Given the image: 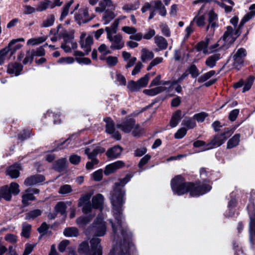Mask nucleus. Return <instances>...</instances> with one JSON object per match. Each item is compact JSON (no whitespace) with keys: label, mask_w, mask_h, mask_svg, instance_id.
Wrapping results in <instances>:
<instances>
[{"label":"nucleus","mask_w":255,"mask_h":255,"mask_svg":"<svg viewBox=\"0 0 255 255\" xmlns=\"http://www.w3.org/2000/svg\"><path fill=\"white\" fill-rule=\"evenodd\" d=\"M41 214V211L39 209H36L27 213L25 215V219L26 220L34 219Z\"/></svg>","instance_id":"53"},{"label":"nucleus","mask_w":255,"mask_h":255,"mask_svg":"<svg viewBox=\"0 0 255 255\" xmlns=\"http://www.w3.org/2000/svg\"><path fill=\"white\" fill-rule=\"evenodd\" d=\"M154 57V53L146 48L141 50V59L143 62L151 60Z\"/></svg>","instance_id":"36"},{"label":"nucleus","mask_w":255,"mask_h":255,"mask_svg":"<svg viewBox=\"0 0 255 255\" xmlns=\"http://www.w3.org/2000/svg\"><path fill=\"white\" fill-rule=\"evenodd\" d=\"M31 230V225L26 223H24L22 224L21 236L25 238H28L30 236Z\"/></svg>","instance_id":"44"},{"label":"nucleus","mask_w":255,"mask_h":255,"mask_svg":"<svg viewBox=\"0 0 255 255\" xmlns=\"http://www.w3.org/2000/svg\"><path fill=\"white\" fill-rule=\"evenodd\" d=\"M61 47L66 53L71 51V49H76L77 47V44L75 42H65L61 44Z\"/></svg>","instance_id":"39"},{"label":"nucleus","mask_w":255,"mask_h":255,"mask_svg":"<svg viewBox=\"0 0 255 255\" xmlns=\"http://www.w3.org/2000/svg\"><path fill=\"white\" fill-rule=\"evenodd\" d=\"M149 80V74H147L137 81L133 80L128 82L127 88L130 92H136L146 87Z\"/></svg>","instance_id":"8"},{"label":"nucleus","mask_w":255,"mask_h":255,"mask_svg":"<svg viewBox=\"0 0 255 255\" xmlns=\"http://www.w3.org/2000/svg\"><path fill=\"white\" fill-rule=\"evenodd\" d=\"M93 231L97 236H103L106 233V222L102 215H99L93 224Z\"/></svg>","instance_id":"9"},{"label":"nucleus","mask_w":255,"mask_h":255,"mask_svg":"<svg viewBox=\"0 0 255 255\" xmlns=\"http://www.w3.org/2000/svg\"><path fill=\"white\" fill-rule=\"evenodd\" d=\"M105 149L100 146H92L91 147L87 148L85 149V153L88 155V158H93L99 153H103Z\"/></svg>","instance_id":"21"},{"label":"nucleus","mask_w":255,"mask_h":255,"mask_svg":"<svg viewBox=\"0 0 255 255\" xmlns=\"http://www.w3.org/2000/svg\"><path fill=\"white\" fill-rule=\"evenodd\" d=\"M55 21V16L53 14L48 15L47 18L43 20L41 26L43 27H48L52 26Z\"/></svg>","instance_id":"48"},{"label":"nucleus","mask_w":255,"mask_h":255,"mask_svg":"<svg viewBox=\"0 0 255 255\" xmlns=\"http://www.w3.org/2000/svg\"><path fill=\"white\" fill-rule=\"evenodd\" d=\"M154 8L158 10L159 14L161 16H165L166 14V10L165 7L163 5L162 2L160 0L153 1Z\"/></svg>","instance_id":"40"},{"label":"nucleus","mask_w":255,"mask_h":255,"mask_svg":"<svg viewBox=\"0 0 255 255\" xmlns=\"http://www.w3.org/2000/svg\"><path fill=\"white\" fill-rule=\"evenodd\" d=\"M225 45V43L221 38L217 43L210 46V51L209 52V53L215 52L218 51L220 49H223L224 50L228 49V47H226Z\"/></svg>","instance_id":"32"},{"label":"nucleus","mask_w":255,"mask_h":255,"mask_svg":"<svg viewBox=\"0 0 255 255\" xmlns=\"http://www.w3.org/2000/svg\"><path fill=\"white\" fill-rule=\"evenodd\" d=\"M105 30L107 33V38L111 43V48L120 49L124 47V42L123 40V37L121 34H118L113 36L111 27H107Z\"/></svg>","instance_id":"7"},{"label":"nucleus","mask_w":255,"mask_h":255,"mask_svg":"<svg viewBox=\"0 0 255 255\" xmlns=\"http://www.w3.org/2000/svg\"><path fill=\"white\" fill-rule=\"evenodd\" d=\"M8 189L11 193L13 195H17L20 192V190L19 189V185L17 183L15 182H12L8 187Z\"/></svg>","instance_id":"57"},{"label":"nucleus","mask_w":255,"mask_h":255,"mask_svg":"<svg viewBox=\"0 0 255 255\" xmlns=\"http://www.w3.org/2000/svg\"><path fill=\"white\" fill-rule=\"evenodd\" d=\"M254 80V78L253 77H250L247 79L243 89V92H245L250 89L253 85Z\"/></svg>","instance_id":"61"},{"label":"nucleus","mask_w":255,"mask_h":255,"mask_svg":"<svg viewBox=\"0 0 255 255\" xmlns=\"http://www.w3.org/2000/svg\"><path fill=\"white\" fill-rule=\"evenodd\" d=\"M182 125L186 127L189 129H191L195 127L196 124L195 121L191 119H187L182 121Z\"/></svg>","instance_id":"59"},{"label":"nucleus","mask_w":255,"mask_h":255,"mask_svg":"<svg viewBox=\"0 0 255 255\" xmlns=\"http://www.w3.org/2000/svg\"><path fill=\"white\" fill-rule=\"evenodd\" d=\"M240 135L239 134H235L231 138L227 143V148H232L237 146L240 141Z\"/></svg>","instance_id":"42"},{"label":"nucleus","mask_w":255,"mask_h":255,"mask_svg":"<svg viewBox=\"0 0 255 255\" xmlns=\"http://www.w3.org/2000/svg\"><path fill=\"white\" fill-rule=\"evenodd\" d=\"M247 55V52L245 49L239 48L233 56L234 60L233 66L236 69L239 70L243 66L244 58Z\"/></svg>","instance_id":"10"},{"label":"nucleus","mask_w":255,"mask_h":255,"mask_svg":"<svg viewBox=\"0 0 255 255\" xmlns=\"http://www.w3.org/2000/svg\"><path fill=\"white\" fill-rule=\"evenodd\" d=\"M51 1L46 0L40 3L36 7V11H42L45 10L48 7H50Z\"/></svg>","instance_id":"60"},{"label":"nucleus","mask_w":255,"mask_h":255,"mask_svg":"<svg viewBox=\"0 0 255 255\" xmlns=\"http://www.w3.org/2000/svg\"><path fill=\"white\" fill-rule=\"evenodd\" d=\"M116 82L120 85L125 86L126 84V79L124 76L118 72L116 75Z\"/></svg>","instance_id":"58"},{"label":"nucleus","mask_w":255,"mask_h":255,"mask_svg":"<svg viewBox=\"0 0 255 255\" xmlns=\"http://www.w3.org/2000/svg\"><path fill=\"white\" fill-rule=\"evenodd\" d=\"M220 58V54H214L207 58L205 64L208 67L211 68H213L216 65V62Z\"/></svg>","instance_id":"27"},{"label":"nucleus","mask_w":255,"mask_h":255,"mask_svg":"<svg viewBox=\"0 0 255 255\" xmlns=\"http://www.w3.org/2000/svg\"><path fill=\"white\" fill-rule=\"evenodd\" d=\"M113 7L114 8L115 6L112 0H101L99 3V6L95 8V11L102 12Z\"/></svg>","instance_id":"18"},{"label":"nucleus","mask_w":255,"mask_h":255,"mask_svg":"<svg viewBox=\"0 0 255 255\" xmlns=\"http://www.w3.org/2000/svg\"><path fill=\"white\" fill-rule=\"evenodd\" d=\"M12 56V53L7 46L0 50V65H2L4 61L9 60Z\"/></svg>","instance_id":"25"},{"label":"nucleus","mask_w":255,"mask_h":255,"mask_svg":"<svg viewBox=\"0 0 255 255\" xmlns=\"http://www.w3.org/2000/svg\"><path fill=\"white\" fill-rule=\"evenodd\" d=\"M249 12L247 13L241 19L240 22L241 26H243L246 22L251 19L255 16V4H252L249 7Z\"/></svg>","instance_id":"26"},{"label":"nucleus","mask_w":255,"mask_h":255,"mask_svg":"<svg viewBox=\"0 0 255 255\" xmlns=\"http://www.w3.org/2000/svg\"><path fill=\"white\" fill-rule=\"evenodd\" d=\"M131 177L128 174L121 180L119 183H116L111 193L110 200L115 221L114 222L110 220V222L111 223L114 236L118 238L122 237L124 240V244L121 247V252L119 255H130L128 249L131 246L129 242L131 233L127 230L124 224L122 212L126 199L125 191L123 189V187L130 180Z\"/></svg>","instance_id":"1"},{"label":"nucleus","mask_w":255,"mask_h":255,"mask_svg":"<svg viewBox=\"0 0 255 255\" xmlns=\"http://www.w3.org/2000/svg\"><path fill=\"white\" fill-rule=\"evenodd\" d=\"M166 90V88L163 86L157 87L150 89H145L143 91V93L149 96H154L158 94L161 93Z\"/></svg>","instance_id":"28"},{"label":"nucleus","mask_w":255,"mask_h":255,"mask_svg":"<svg viewBox=\"0 0 255 255\" xmlns=\"http://www.w3.org/2000/svg\"><path fill=\"white\" fill-rule=\"evenodd\" d=\"M209 39L206 38L205 40L202 41L198 43L196 45V49L198 51H202L205 54H208L209 52L208 49Z\"/></svg>","instance_id":"33"},{"label":"nucleus","mask_w":255,"mask_h":255,"mask_svg":"<svg viewBox=\"0 0 255 255\" xmlns=\"http://www.w3.org/2000/svg\"><path fill=\"white\" fill-rule=\"evenodd\" d=\"M35 200V197L32 195L31 193L26 190L22 196V203L25 206L28 205L30 201Z\"/></svg>","instance_id":"31"},{"label":"nucleus","mask_w":255,"mask_h":255,"mask_svg":"<svg viewBox=\"0 0 255 255\" xmlns=\"http://www.w3.org/2000/svg\"><path fill=\"white\" fill-rule=\"evenodd\" d=\"M23 69L21 64L18 63H11L8 66L7 71L9 74H14L15 76H18Z\"/></svg>","instance_id":"23"},{"label":"nucleus","mask_w":255,"mask_h":255,"mask_svg":"<svg viewBox=\"0 0 255 255\" xmlns=\"http://www.w3.org/2000/svg\"><path fill=\"white\" fill-rule=\"evenodd\" d=\"M104 197L101 194L93 196L92 199V210L93 209H99L100 211L103 209Z\"/></svg>","instance_id":"16"},{"label":"nucleus","mask_w":255,"mask_h":255,"mask_svg":"<svg viewBox=\"0 0 255 255\" xmlns=\"http://www.w3.org/2000/svg\"><path fill=\"white\" fill-rule=\"evenodd\" d=\"M125 165V163L121 160H118L106 166L104 173L106 175H108L117 170L124 167Z\"/></svg>","instance_id":"15"},{"label":"nucleus","mask_w":255,"mask_h":255,"mask_svg":"<svg viewBox=\"0 0 255 255\" xmlns=\"http://www.w3.org/2000/svg\"><path fill=\"white\" fill-rule=\"evenodd\" d=\"M93 39L91 35H87L85 32H82L80 35V44L82 49L85 51L86 54H88L91 50V46L93 43Z\"/></svg>","instance_id":"11"},{"label":"nucleus","mask_w":255,"mask_h":255,"mask_svg":"<svg viewBox=\"0 0 255 255\" xmlns=\"http://www.w3.org/2000/svg\"><path fill=\"white\" fill-rule=\"evenodd\" d=\"M95 216L94 214L92 216H83L79 217L76 220L77 224L80 227H84L88 224Z\"/></svg>","instance_id":"34"},{"label":"nucleus","mask_w":255,"mask_h":255,"mask_svg":"<svg viewBox=\"0 0 255 255\" xmlns=\"http://www.w3.org/2000/svg\"><path fill=\"white\" fill-rule=\"evenodd\" d=\"M74 62V59L72 57H62L58 59V63L60 64H71Z\"/></svg>","instance_id":"62"},{"label":"nucleus","mask_w":255,"mask_h":255,"mask_svg":"<svg viewBox=\"0 0 255 255\" xmlns=\"http://www.w3.org/2000/svg\"><path fill=\"white\" fill-rule=\"evenodd\" d=\"M144 132V129L141 128L139 125H136L133 127L132 131V134L134 136H139Z\"/></svg>","instance_id":"56"},{"label":"nucleus","mask_w":255,"mask_h":255,"mask_svg":"<svg viewBox=\"0 0 255 255\" xmlns=\"http://www.w3.org/2000/svg\"><path fill=\"white\" fill-rule=\"evenodd\" d=\"M139 1L138 0H137L132 3L125 4L122 7V9L127 12H129L131 10H134L137 9L139 7Z\"/></svg>","instance_id":"37"},{"label":"nucleus","mask_w":255,"mask_h":255,"mask_svg":"<svg viewBox=\"0 0 255 255\" xmlns=\"http://www.w3.org/2000/svg\"><path fill=\"white\" fill-rule=\"evenodd\" d=\"M243 26H241L240 22V26L236 29L233 28L231 25L228 26L226 27V30L224 33L222 38H221L225 43L226 47H229L236 40V39L241 34V28Z\"/></svg>","instance_id":"5"},{"label":"nucleus","mask_w":255,"mask_h":255,"mask_svg":"<svg viewBox=\"0 0 255 255\" xmlns=\"http://www.w3.org/2000/svg\"><path fill=\"white\" fill-rule=\"evenodd\" d=\"M122 30L125 33L129 34L130 36L137 33L136 28L132 26H124L122 27Z\"/></svg>","instance_id":"55"},{"label":"nucleus","mask_w":255,"mask_h":255,"mask_svg":"<svg viewBox=\"0 0 255 255\" xmlns=\"http://www.w3.org/2000/svg\"><path fill=\"white\" fill-rule=\"evenodd\" d=\"M104 121L106 123V132L109 134L114 133L115 128L113 121L110 118H105Z\"/></svg>","instance_id":"43"},{"label":"nucleus","mask_w":255,"mask_h":255,"mask_svg":"<svg viewBox=\"0 0 255 255\" xmlns=\"http://www.w3.org/2000/svg\"><path fill=\"white\" fill-rule=\"evenodd\" d=\"M182 113L181 111L178 110L172 115L170 122V126L171 128L176 127L182 118Z\"/></svg>","instance_id":"30"},{"label":"nucleus","mask_w":255,"mask_h":255,"mask_svg":"<svg viewBox=\"0 0 255 255\" xmlns=\"http://www.w3.org/2000/svg\"><path fill=\"white\" fill-rule=\"evenodd\" d=\"M151 158V156L149 154H146L142 158H141L138 164V166L139 168V172H142L144 170L143 167L145 165Z\"/></svg>","instance_id":"50"},{"label":"nucleus","mask_w":255,"mask_h":255,"mask_svg":"<svg viewBox=\"0 0 255 255\" xmlns=\"http://www.w3.org/2000/svg\"><path fill=\"white\" fill-rule=\"evenodd\" d=\"M216 74V72L214 70H211L202 75H201L197 80L199 83H203L207 81L208 79L210 78L212 76Z\"/></svg>","instance_id":"49"},{"label":"nucleus","mask_w":255,"mask_h":255,"mask_svg":"<svg viewBox=\"0 0 255 255\" xmlns=\"http://www.w3.org/2000/svg\"><path fill=\"white\" fill-rule=\"evenodd\" d=\"M135 121L132 119L127 120L122 124L117 125V128H121L122 130L126 133H128L133 129L135 125Z\"/></svg>","instance_id":"17"},{"label":"nucleus","mask_w":255,"mask_h":255,"mask_svg":"<svg viewBox=\"0 0 255 255\" xmlns=\"http://www.w3.org/2000/svg\"><path fill=\"white\" fill-rule=\"evenodd\" d=\"M123 150V148L119 146H115L111 148H109L107 152L106 155L109 158H116L119 157Z\"/></svg>","instance_id":"22"},{"label":"nucleus","mask_w":255,"mask_h":255,"mask_svg":"<svg viewBox=\"0 0 255 255\" xmlns=\"http://www.w3.org/2000/svg\"><path fill=\"white\" fill-rule=\"evenodd\" d=\"M210 1H214L215 2H220L217 0H199L194 2V3L196 4L198 3H203L201 7L199 9L197 15H196L193 20L191 22H193V23L195 22L196 24L199 27H203L205 24V17L204 14L206 13L207 9L208 7L209 2Z\"/></svg>","instance_id":"6"},{"label":"nucleus","mask_w":255,"mask_h":255,"mask_svg":"<svg viewBox=\"0 0 255 255\" xmlns=\"http://www.w3.org/2000/svg\"><path fill=\"white\" fill-rule=\"evenodd\" d=\"M208 22L209 24L207 26L206 29L208 30L209 27L215 28L217 27V21L218 19L217 14L213 9H210L208 13Z\"/></svg>","instance_id":"24"},{"label":"nucleus","mask_w":255,"mask_h":255,"mask_svg":"<svg viewBox=\"0 0 255 255\" xmlns=\"http://www.w3.org/2000/svg\"><path fill=\"white\" fill-rule=\"evenodd\" d=\"M74 2L73 0H71L69 2H68L63 7V9L62 11L60 20L62 21L65 17L68 15L69 12V9L72 4Z\"/></svg>","instance_id":"54"},{"label":"nucleus","mask_w":255,"mask_h":255,"mask_svg":"<svg viewBox=\"0 0 255 255\" xmlns=\"http://www.w3.org/2000/svg\"><path fill=\"white\" fill-rule=\"evenodd\" d=\"M154 40L155 43L160 49L163 50L167 48L168 43L167 40L163 37L156 36L154 38Z\"/></svg>","instance_id":"29"},{"label":"nucleus","mask_w":255,"mask_h":255,"mask_svg":"<svg viewBox=\"0 0 255 255\" xmlns=\"http://www.w3.org/2000/svg\"><path fill=\"white\" fill-rule=\"evenodd\" d=\"M63 234L67 237H76L79 235V231L76 227H68L64 230Z\"/></svg>","instance_id":"35"},{"label":"nucleus","mask_w":255,"mask_h":255,"mask_svg":"<svg viewBox=\"0 0 255 255\" xmlns=\"http://www.w3.org/2000/svg\"><path fill=\"white\" fill-rule=\"evenodd\" d=\"M71 186L69 185L66 184L62 186L59 190V193L61 194H66L70 193L72 191Z\"/></svg>","instance_id":"64"},{"label":"nucleus","mask_w":255,"mask_h":255,"mask_svg":"<svg viewBox=\"0 0 255 255\" xmlns=\"http://www.w3.org/2000/svg\"><path fill=\"white\" fill-rule=\"evenodd\" d=\"M104 60H106L107 64L110 66H114L118 63V58L115 56H108L105 58Z\"/></svg>","instance_id":"63"},{"label":"nucleus","mask_w":255,"mask_h":255,"mask_svg":"<svg viewBox=\"0 0 255 255\" xmlns=\"http://www.w3.org/2000/svg\"><path fill=\"white\" fill-rule=\"evenodd\" d=\"M45 180L44 177L41 175L31 176L25 179L24 184L27 186H30L40 183Z\"/></svg>","instance_id":"19"},{"label":"nucleus","mask_w":255,"mask_h":255,"mask_svg":"<svg viewBox=\"0 0 255 255\" xmlns=\"http://www.w3.org/2000/svg\"><path fill=\"white\" fill-rule=\"evenodd\" d=\"M155 34V31L153 29L149 28L144 35L141 32H137L134 35L129 36V39L135 41H140L142 38L146 40L150 39Z\"/></svg>","instance_id":"13"},{"label":"nucleus","mask_w":255,"mask_h":255,"mask_svg":"<svg viewBox=\"0 0 255 255\" xmlns=\"http://www.w3.org/2000/svg\"><path fill=\"white\" fill-rule=\"evenodd\" d=\"M98 50L101 56L100 58L101 60L105 59V56L111 53V51L105 44H102L98 48Z\"/></svg>","instance_id":"45"},{"label":"nucleus","mask_w":255,"mask_h":255,"mask_svg":"<svg viewBox=\"0 0 255 255\" xmlns=\"http://www.w3.org/2000/svg\"><path fill=\"white\" fill-rule=\"evenodd\" d=\"M66 206L63 202L57 203L55 207V211L56 213H59L61 215H64L66 212Z\"/></svg>","instance_id":"52"},{"label":"nucleus","mask_w":255,"mask_h":255,"mask_svg":"<svg viewBox=\"0 0 255 255\" xmlns=\"http://www.w3.org/2000/svg\"><path fill=\"white\" fill-rule=\"evenodd\" d=\"M16 40H11L7 46L9 48V51L12 53V55L17 50L20 49L22 46L21 44H16Z\"/></svg>","instance_id":"51"},{"label":"nucleus","mask_w":255,"mask_h":255,"mask_svg":"<svg viewBox=\"0 0 255 255\" xmlns=\"http://www.w3.org/2000/svg\"><path fill=\"white\" fill-rule=\"evenodd\" d=\"M91 197V194L88 193L81 198L78 203L79 206H83L82 211L85 214L92 212V207L89 203Z\"/></svg>","instance_id":"12"},{"label":"nucleus","mask_w":255,"mask_h":255,"mask_svg":"<svg viewBox=\"0 0 255 255\" xmlns=\"http://www.w3.org/2000/svg\"><path fill=\"white\" fill-rule=\"evenodd\" d=\"M0 194L1 198H3L6 201H10L11 199V194L7 186H4L1 188Z\"/></svg>","instance_id":"38"},{"label":"nucleus","mask_w":255,"mask_h":255,"mask_svg":"<svg viewBox=\"0 0 255 255\" xmlns=\"http://www.w3.org/2000/svg\"><path fill=\"white\" fill-rule=\"evenodd\" d=\"M100 242L99 238H92L90 241V247L87 242L82 243L78 249L79 253L82 255H102Z\"/></svg>","instance_id":"4"},{"label":"nucleus","mask_w":255,"mask_h":255,"mask_svg":"<svg viewBox=\"0 0 255 255\" xmlns=\"http://www.w3.org/2000/svg\"><path fill=\"white\" fill-rule=\"evenodd\" d=\"M22 170L21 165L16 163L9 166L6 171V173L12 178H16L19 176V171Z\"/></svg>","instance_id":"20"},{"label":"nucleus","mask_w":255,"mask_h":255,"mask_svg":"<svg viewBox=\"0 0 255 255\" xmlns=\"http://www.w3.org/2000/svg\"><path fill=\"white\" fill-rule=\"evenodd\" d=\"M249 213L250 217V239L252 240V236L255 235V213L254 211V205L252 204L248 207Z\"/></svg>","instance_id":"14"},{"label":"nucleus","mask_w":255,"mask_h":255,"mask_svg":"<svg viewBox=\"0 0 255 255\" xmlns=\"http://www.w3.org/2000/svg\"><path fill=\"white\" fill-rule=\"evenodd\" d=\"M61 35L64 39L65 42H73L74 33L72 31H67L64 30L61 33Z\"/></svg>","instance_id":"46"},{"label":"nucleus","mask_w":255,"mask_h":255,"mask_svg":"<svg viewBox=\"0 0 255 255\" xmlns=\"http://www.w3.org/2000/svg\"><path fill=\"white\" fill-rule=\"evenodd\" d=\"M115 17L114 13L111 11H105L103 16V20L104 21L105 24H107Z\"/></svg>","instance_id":"47"},{"label":"nucleus","mask_w":255,"mask_h":255,"mask_svg":"<svg viewBox=\"0 0 255 255\" xmlns=\"http://www.w3.org/2000/svg\"><path fill=\"white\" fill-rule=\"evenodd\" d=\"M46 40V37L45 36H41L39 37L31 38L27 41V44L28 45L34 46L40 44L44 42Z\"/></svg>","instance_id":"41"},{"label":"nucleus","mask_w":255,"mask_h":255,"mask_svg":"<svg viewBox=\"0 0 255 255\" xmlns=\"http://www.w3.org/2000/svg\"><path fill=\"white\" fill-rule=\"evenodd\" d=\"M171 187L175 194L181 195L189 192L190 195L193 197L204 194L211 189V186L208 184L201 185L185 182L180 175L176 176L172 179Z\"/></svg>","instance_id":"2"},{"label":"nucleus","mask_w":255,"mask_h":255,"mask_svg":"<svg viewBox=\"0 0 255 255\" xmlns=\"http://www.w3.org/2000/svg\"><path fill=\"white\" fill-rule=\"evenodd\" d=\"M232 132L229 128L224 129L223 132L221 134H217L208 144L201 140H197L193 143L195 147L203 146L202 150L205 151L217 147L221 145L231 135Z\"/></svg>","instance_id":"3"}]
</instances>
